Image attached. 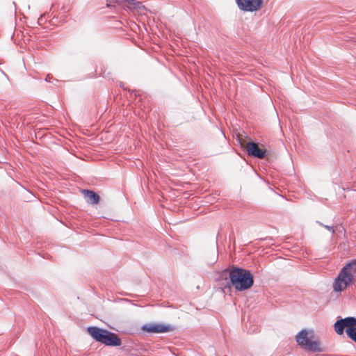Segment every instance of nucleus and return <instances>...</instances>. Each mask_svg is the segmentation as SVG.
<instances>
[{
	"label": "nucleus",
	"instance_id": "f257e3e1",
	"mask_svg": "<svg viewBox=\"0 0 356 356\" xmlns=\"http://www.w3.org/2000/svg\"><path fill=\"white\" fill-rule=\"evenodd\" d=\"M222 276L229 277V283L238 291L250 289L254 284L253 275L247 269L233 267L222 271Z\"/></svg>",
	"mask_w": 356,
	"mask_h": 356
},
{
	"label": "nucleus",
	"instance_id": "f03ea898",
	"mask_svg": "<svg viewBox=\"0 0 356 356\" xmlns=\"http://www.w3.org/2000/svg\"><path fill=\"white\" fill-rule=\"evenodd\" d=\"M87 331L93 339L105 346H120L122 344V340L118 334L107 330L90 326L87 328Z\"/></svg>",
	"mask_w": 356,
	"mask_h": 356
},
{
	"label": "nucleus",
	"instance_id": "7ed1b4c3",
	"mask_svg": "<svg viewBox=\"0 0 356 356\" xmlns=\"http://www.w3.org/2000/svg\"><path fill=\"white\" fill-rule=\"evenodd\" d=\"M355 273L356 260H353L344 266L341 270L333 284V290L335 292H340L345 289L348 284L353 282Z\"/></svg>",
	"mask_w": 356,
	"mask_h": 356
},
{
	"label": "nucleus",
	"instance_id": "20e7f679",
	"mask_svg": "<svg viewBox=\"0 0 356 356\" xmlns=\"http://www.w3.org/2000/svg\"><path fill=\"white\" fill-rule=\"evenodd\" d=\"M297 343L305 350L311 352H322L320 343L315 339L314 332L312 330H301L296 336Z\"/></svg>",
	"mask_w": 356,
	"mask_h": 356
},
{
	"label": "nucleus",
	"instance_id": "39448f33",
	"mask_svg": "<svg viewBox=\"0 0 356 356\" xmlns=\"http://www.w3.org/2000/svg\"><path fill=\"white\" fill-rule=\"evenodd\" d=\"M238 7L245 12L258 10L262 4V0H236Z\"/></svg>",
	"mask_w": 356,
	"mask_h": 356
},
{
	"label": "nucleus",
	"instance_id": "423d86ee",
	"mask_svg": "<svg viewBox=\"0 0 356 356\" xmlns=\"http://www.w3.org/2000/svg\"><path fill=\"white\" fill-rule=\"evenodd\" d=\"M142 330L148 333H165L172 330L171 326L163 323H146L142 327Z\"/></svg>",
	"mask_w": 356,
	"mask_h": 356
},
{
	"label": "nucleus",
	"instance_id": "0eeeda50",
	"mask_svg": "<svg viewBox=\"0 0 356 356\" xmlns=\"http://www.w3.org/2000/svg\"><path fill=\"white\" fill-rule=\"evenodd\" d=\"M245 149L250 156L264 159L266 156V151L259 147V144L254 142H248L246 144Z\"/></svg>",
	"mask_w": 356,
	"mask_h": 356
},
{
	"label": "nucleus",
	"instance_id": "6e6552de",
	"mask_svg": "<svg viewBox=\"0 0 356 356\" xmlns=\"http://www.w3.org/2000/svg\"><path fill=\"white\" fill-rule=\"evenodd\" d=\"M83 193L84 194L86 200L90 204H96L99 201V196L92 191L83 190Z\"/></svg>",
	"mask_w": 356,
	"mask_h": 356
},
{
	"label": "nucleus",
	"instance_id": "1a4fd4ad",
	"mask_svg": "<svg viewBox=\"0 0 356 356\" xmlns=\"http://www.w3.org/2000/svg\"><path fill=\"white\" fill-rule=\"evenodd\" d=\"M334 330L335 332L341 335L344 332V329L346 327V324L344 323L342 318L337 320L334 325Z\"/></svg>",
	"mask_w": 356,
	"mask_h": 356
},
{
	"label": "nucleus",
	"instance_id": "9d476101",
	"mask_svg": "<svg viewBox=\"0 0 356 356\" xmlns=\"http://www.w3.org/2000/svg\"><path fill=\"white\" fill-rule=\"evenodd\" d=\"M344 323L346 324V327H355L356 326V318L355 317H346L342 318Z\"/></svg>",
	"mask_w": 356,
	"mask_h": 356
},
{
	"label": "nucleus",
	"instance_id": "9b49d317",
	"mask_svg": "<svg viewBox=\"0 0 356 356\" xmlns=\"http://www.w3.org/2000/svg\"><path fill=\"white\" fill-rule=\"evenodd\" d=\"M346 332L350 339L356 342V327H348Z\"/></svg>",
	"mask_w": 356,
	"mask_h": 356
},
{
	"label": "nucleus",
	"instance_id": "f8f14e48",
	"mask_svg": "<svg viewBox=\"0 0 356 356\" xmlns=\"http://www.w3.org/2000/svg\"><path fill=\"white\" fill-rule=\"evenodd\" d=\"M131 8L136 9H140V8H143L144 6L142 5L141 2L136 1L135 0H126Z\"/></svg>",
	"mask_w": 356,
	"mask_h": 356
},
{
	"label": "nucleus",
	"instance_id": "ddd939ff",
	"mask_svg": "<svg viewBox=\"0 0 356 356\" xmlns=\"http://www.w3.org/2000/svg\"><path fill=\"white\" fill-rule=\"evenodd\" d=\"M337 232V236L339 237V234L345 235V229L341 225H337L335 226V233Z\"/></svg>",
	"mask_w": 356,
	"mask_h": 356
},
{
	"label": "nucleus",
	"instance_id": "4468645a",
	"mask_svg": "<svg viewBox=\"0 0 356 356\" xmlns=\"http://www.w3.org/2000/svg\"><path fill=\"white\" fill-rule=\"evenodd\" d=\"M319 225L325 227V229H327L328 231L331 232L332 234L334 235L335 234V226H329V225H324L323 224L322 222H317Z\"/></svg>",
	"mask_w": 356,
	"mask_h": 356
},
{
	"label": "nucleus",
	"instance_id": "2eb2a0df",
	"mask_svg": "<svg viewBox=\"0 0 356 356\" xmlns=\"http://www.w3.org/2000/svg\"><path fill=\"white\" fill-rule=\"evenodd\" d=\"M106 2H107L106 5L108 7H109L111 6V3H113V1L112 0H106Z\"/></svg>",
	"mask_w": 356,
	"mask_h": 356
},
{
	"label": "nucleus",
	"instance_id": "dca6fc26",
	"mask_svg": "<svg viewBox=\"0 0 356 356\" xmlns=\"http://www.w3.org/2000/svg\"><path fill=\"white\" fill-rule=\"evenodd\" d=\"M44 15H41L40 17L38 19V23L40 22V21L42 20V17H43Z\"/></svg>",
	"mask_w": 356,
	"mask_h": 356
},
{
	"label": "nucleus",
	"instance_id": "f3484780",
	"mask_svg": "<svg viewBox=\"0 0 356 356\" xmlns=\"http://www.w3.org/2000/svg\"><path fill=\"white\" fill-rule=\"evenodd\" d=\"M45 80H46L47 81H49V75H48V76L46 77Z\"/></svg>",
	"mask_w": 356,
	"mask_h": 356
}]
</instances>
